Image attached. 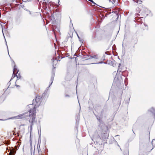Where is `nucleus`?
Here are the masks:
<instances>
[{
    "label": "nucleus",
    "mask_w": 155,
    "mask_h": 155,
    "mask_svg": "<svg viewBox=\"0 0 155 155\" xmlns=\"http://www.w3.org/2000/svg\"><path fill=\"white\" fill-rule=\"evenodd\" d=\"M65 97H69V96L68 95H66Z\"/></svg>",
    "instance_id": "obj_11"
},
{
    "label": "nucleus",
    "mask_w": 155,
    "mask_h": 155,
    "mask_svg": "<svg viewBox=\"0 0 155 155\" xmlns=\"http://www.w3.org/2000/svg\"><path fill=\"white\" fill-rule=\"evenodd\" d=\"M15 151H12V152H10L9 154V155H11V153H12V154H14V153H15Z\"/></svg>",
    "instance_id": "obj_8"
},
{
    "label": "nucleus",
    "mask_w": 155,
    "mask_h": 155,
    "mask_svg": "<svg viewBox=\"0 0 155 155\" xmlns=\"http://www.w3.org/2000/svg\"><path fill=\"white\" fill-rule=\"evenodd\" d=\"M29 14L30 15H31V14H32L31 12L30 11H29Z\"/></svg>",
    "instance_id": "obj_10"
},
{
    "label": "nucleus",
    "mask_w": 155,
    "mask_h": 155,
    "mask_svg": "<svg viewBox=\"0 0 155 155\" xmlns=\"http://www.w3.org/2000/svg\"><path fill=\"white\" fill-rule=\"evenodd\" d=\"M150 111L152 112L153 113H155V109L154 108H152L150 110Z\"/></svg>",
    "instance_id": "obj_4"
},
{
    "label": "nucleus",
    "mask_w": 155,
    "mask_h": 155,
    "mask_svg": "<svg viewBox=\"0 0 155 155\" xmlns=\"http://www.w3.org/2000/svg\"><path fill=\"white\" fill-rule=\"evenodd\" d=\"M25 117V116H24V114H21L19 115L18 116L13 117L12 118L15 119H20L22 118H24Z\"/></svg>",
    "instance_id": "obj_3"
},
{
    "label": "nucleus",
    "mask_w": 155,
    "mask_h": 155,
    "mask_svg": "<svg viewBox=\"0 0 155 155\" xmlns=\"http://www.w3.org/2000/svg\"><path fill=\"white\" fill-rule=\"evenodd\" d=\"M78 37L79 38V36H78Z\"/></svg>",
    "instance_id": "obj_15"
},
{
    "label": "nucleus",
    "mask_w": 155,
    "mask_h": 155,
    "mask_svg": "<svg viewBox=\"0 0 155 155\" xmlns=\"http://www.w3.org/2000/svg\"><path fill=\"white\" fill-rule=\"evenodd\" d=\"M29 106H30L29 107H31L33 106L32 104H30Z\"/></svg>",
    "instance_id": "obj_12"
},
{
    "label": "nucleus",
    "mask_w": 155,
    "mask_h": 155,
    "mask_svg": "<svg viewBox=\"0 0 155 155\" xmlns=\"http://www.w3.org/2000/svg\"><path fill=\"white\" fill-rule=\"evenodd\" d=\"M39 140L38 141V143L37 145V147H38V148H39L40 147V144H39Z\"/></svg>",
    "instance_id": "obj_6"
},
{
    "label": "nucleus",
    "mask_w": 155,
    "mask_h": 155,
    "mask_svg": "<svg viewBox=\"0 0 155 155\" xmlns=\"http://www.w3.org/2000/svg\"><path fill=\"white\" fill-rule=\"evenodd\" d=\"M15 76H16L17 78H20L21 77V76L19 75H18L16 74H15Z\"/></svg>",
    "instance_id": "obj_5"
},
{
    "label": "nucleus",
    "mask_w": 155,
    "mask_h": 155,
    "mask_svg": "<svg viewBox=\"0 0 155 155\" xmlns=\"http://www.w3.org/2000/svg\"><path fill=\"white\" fill-rule=\"evenodd\" d=\"M147 155V153H145V154H142V153L141 152H140L139 153V155Z\"/></svg>",
    "instance_id": "obj_7"
},
{
    "label": "nucleus",
    "mask_w": 155,
    "mask_h": 155,
    "mask_svg": "<svg viewBox=\"0 0 155 155\" xmlns=\"http://www.w3.org/2000/svg\"><path fill=\"white\" fill-rule=\"evenodd\" d=\"M16 86L17 87H19V86H18V85H16Z\"/></svg>",
    "instance_id": "obj_14"
},
{
    "label": "nucleus",
    "mask_w": 155,
    "mask_h": 155,
    "mask_svg": "<svg viewBox=\"0 0 155 155\" xmlns=\"http://www.w3.org/2000/svg\"><path fill=\"white\" fill-rule=\"evenodd\" d=\"M96 57V56H95L94 57H93V58H95Z\"/></svg>",
    "instance_id": "obj_13"
},
{
    "label": "nucleus",
    "mask_w": 155,
    "mask_h": 155,
    "mask_svg": "<svg viewBox=\"0 0 155 155\" xmlns=\"http://www.w3.org/2000/svg\"><path fill=\"white\" fill-rule=\"evenodd\" d=\"M17 71L16 66L15 65H14V70H13V75L12 76V78L11 79V80L12 79V78H15V74H17L18 71L16 72V71Z\"/></svg>",
    "instance_id": "obj_2"
},
{
    "label": "nucleus",
    "mask_w": 155,
    "mask_h": 155,
    "mask_svg": "<svg viewBox=\"0 0 155 155\" xmlns=\"http://www.w3.org/2000/svg\"><path fill=\"white\" fill-rule=\"evenodd\" d=\"M88 0L94 3V2L92 0Z\"/></svg>",
    "instance_id": "obj_9"
},
{
    "label": "nucleus",
    "mask_w": 155,
    "mask_h": 155,
    "mask_svg": "<svg viewBox=\"0 0 155 155\" xmlns=\"http://www.w3.org/2000/svg\"><path fill=\"white\" fill-rule=\"evenodd\" d=\"M41 99L40 97H36L35 100H33V104H34V107L33 109H31L29 112L30 119L29 122L31 123L30 126V141H31V134L32 129V127L33 125V122L35 121V117L36 110L35 108L38 107L40 104Z\"/></svg>",
    "instance_id": "obj_1"
}]
</instances>
